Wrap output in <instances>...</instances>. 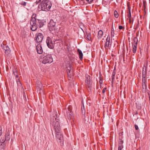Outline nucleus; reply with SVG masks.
<instances>
[{"label":"nucleus","instance_id":"f257e3e1","mask_svg":"<svg viewBox=\"0 0 150 150\" xmlns=\"http://www.w3.org/2000/svg\"><path fill=\"white\" fill-rule=\"evenodd\" d=\"M52 6V4L49 0H42L38 6V9L45 11H49Z\"/></svg>","mask_w":150,"mask_h":150},{"label":"nucleus","instance_id":"f03ea898","mask_svg":"<svg viewBox=\"0 0 150 150\" xmlns=\"http://www.w3.org/2000/svg\"><path fill=\"white\" fill-rule=\"evenodd\" d=\"M59 120L56 115L55 116L51 117L50 123L54 127L55 131H58L59 130L61 129Z\"/></svg>","mask_w":150,"mask_h":150},{"label":"nucleus","instance_id":"7ed1b4c3","mask_svg":"<svg viewBox=\"0 0 150 150\" xmlns=\"http://www.w3.org/2000/svg\"><path fill=\"white\" fill-rule=\"evenodd\" d=\"M48 27L50 31L51 32H57V28L56 25V22L52 19L50 20L48 24Z\"/></svg>","mask_w":150,"mask_h":150},{"label":"nucleus","instance_id":"20e7f679","mask_svg":"<svg viewBox=\"0 0 150 150\" xmlns=\"http://www.w3.org/2000/svg\"><path fill=\"white\" fill-rule=\"evenodd\" d=\"M42 63L44 64L50 63L53 61L51 55H48L43 57Z\"/></svg>","mask_w":150,"mask_h":150},{"label":"nucleus","instance_id":"39448f33","mask_svg":"<svg viewBox=\"0 0 150 150\" xmlns=\"http://www.w3.org/2000/svg\"><path fill=\"white\" fill-rule=\"evenodd\" d=\"M56 133V137L57 138L58 142H62L63 144V135L62 133L61 129L58 131H55Z\"/></svg>","mask_w":150,"mask_h":150},{"label":"nucleus","instance_id":"423d86ee","mask_svg":"<svg viewBox=\"0 0 150 150\" xmlns=\"http://www.w3.org/2000/svg\"><path fill=\"white\" fill-rule=\"evenodd\" d=\"M111 46V41L110 42V37L109 35H108L106 39V42L104 45V47L106 50L110 49Z\"/></svg>","mask_w":150,"mask_h":150},{"label":"nucleus","instance_id":"0eeeda50","mask_svg":"<svg viewBox=\"0 0 150 150\" xmlns=\"http://www.w3.org/2000/svg\"><path fill=\"white\" fill-rule=\"evenodd\" d=\"M43 36L41 33H37L35 38V40L38 43H40L42 40Z\"/></svg>","mask_w":150,"mask_h":150},{"label":"nucleus","instance_id":"6e6552de","mask_svg":"<svg viewBox=\"0 0 150 150\" xmlns=\"http://www.w3.org/2000/svg\"><path fill=\"white\" fill-rule=\"evenodd\" d=\"M36 15L35 14H33L32 15L30 22L31 26L38 25V19H36Z\"/></svg>","mask_w":150,"mask_h":150},{"label":"nucleus","instance_id":"1a4fd4ad","mask_svg":"<svg viewBox=\"0 0 150 150\" xmlns=\"http://www.w3.org/2000/svg\"><path fill=\"white\" fill-rule=\"evenodd\" d=\"M46 43L48 47L50 49H53L54 48V45L52 41L51 38L49 37H48L46 40Z\"/></svg>","mask_w":150,"mask_h":150},{"label":"nucleus","instance_id":"9d476101","mask_svg":"<svg viewBox=\"0 0 150 150\" xmlns=\"http://www.w3.org/2000/svg\"><path fill=\"white\" fill-rule=\"evenodd\" d=\"M86 76L85 82L86 84L89 88H91L92 87V82L90 80V76L88 75H86Z\"/></svg>","mask_w":150,"mask_h":150},{"label":"nucleus","instance_id":"9b49d317","mask_svg":"<svg viewBox=\"0 0 150 150\" xmlns=\"http://www.w3.org/2000/svg\"><path fill=\"white\" fill-rule=\"evenodd\" d=\"M67 73L68 78L69 79H71V76L73 75V71L71 70V67L70 65H69L67 67Z\"/></svg>","mask_w":150,"mask_h":150},{"label":"nucleus","instance_id":"f8f14e48","mask_svg":"<svg viewBox=\"0 0 150 150\" xmlns=\"http://www.w3.org/2000/svg\"><path fill=\"white\" fill-rule=\"evenodd\" d=\"M2 48L5 50L6 54L8 55L11 53V50H10L9 47L6 45L3 44L1 45Z\"/></svg>","mask_w":150,"mask_h":150},{"label":"nucleus","instance_id":"ddd939ff","mask_svg":"<svg viewBox=\"0 0 150 150\" xmlns=\"http://www.w3.org/2000/svg\"><path fill=\"white\" fill-rule=\"evenodd\" d=\"M71 106H69L68 108V110L67 112L68 118L69 119H71L73 117V114L71 112Z\"/></svg>","mask_w":150,"mask_h":150},{"label":"nucleus","instance_id":"4468645a","mask_svg":"<svg viewBox=\"0 0 150 150\" xmlns=\"http://www.w3.org/2000/svg\"><path fill=\"white\" fill-rule=\"evenodd\" d=\"M36 49L38 53L40 54L43 52V50L40 43L38 44L36 47Z\"/></svg>","mask_w":150,"mask_h":150},{"label":"nucleus","instance_id":"2eb2a0df","mask_svg":"<svg viewBox=\"0 0 150 150\" xmlns=\"http://www.w3.org/2000/svg\"><path fill=\"white\" fill-rule=\"evenodd\" d=\"M37 85L38 90L39 91L40 93H41V91H43V90L42 89V86L41 82L39 81H37Z\"/></svg>","mask_w":150,"mask_h":150},{"label":"nucleus","instance_id":"dca6fc26","mask_svg":"<svg viewBox=\"0 0 150 150\" xmlns=\"http://www.w3.org/2000/svg\"><path fill=\"white\" fill-rule=\"evenodd\" d=\"M10 138V134L8 132H7L5 135V140L8 141L9 140Z\"/></svg>","mask_w":150,"mask_h":150},{"label":"nucleus","instance_id":"f3484780","mask_svg":"<svg viewBox=\"0 0 150 150\" xmlns=\"http://www.w3.org/2000/svg\"><path fill=\"white\" fill-rule=\"evenodd\" d=\"M38 24H39L38 26L40 28H41L44 25V23H43L42 21L39 20L38 19V21H37Z\"/></svg>","mask_w":150,"mask_h":150},{"label":"nucleus","instance_id":"a211bd4d","mask_svg":"<svg viewBox=\"0 0 150 150\" xmlns=\"http://www.w3.org/2000/svg\"><path fill=\"white\" fill-rule=\"evenodd\" d=\"M103 31L101 30H99L98 32V38H101L102 36L103 35Z\"/></svg>","mask_w":150,"mask_h":150},{"label":"nucleus","instance_id":"6ab92c4d","mask_svg":"<svg viewBox=\"0 0 150 150\" xmlns=\"http://www.w3.org/2000/svg\"><path fill=\"white\" fill-rule=\"evenodd\" d=\"M142 88L143 90H142L144 92H146V85L145 83L144 82V83H143V85H142Z\"/></svg>","mask_w":150,"mask_h":150},{"label":"nucleus","instance_id":"aec40b11","mask_svg":"<svg viewBox=\"0 0 150 150\" xmlns=\"http://www.w3.org/2000/svg\"><path fill=\"white\" fill-rule=\"evenodd\" d=\"M38 25L31 26V29L33 31H35L37 29Z\"/></svg>","mask_w":150,"mask_h":150},{"label":"nucleus","instance_id":"412c9836","mask_svg":"<svg viewBox=\"0 0 150 150\" xmlns=\"http://www.w3.org/2000/svg\"><path fill=\"white\" fill-rule=\"evenodd\" d=\"M128 11H129V13H128V14L127 15V16L128 17V18L130 20L131 16L130 8L129 7H128Z\"/></svg>","mask_w":150,"mask_h":150},{"label":"nucleus","instance_id":"4be33fe9","mask_svg":"<svg viewBox=\"0 0 150 150\" xmlns=\"http://www.w3.org/2000/svg\"><path fill=\"white\" fill-rule=\"evenodd\" d=\"M85 111V109L84 108V106L83 105V106L81 108V111L82 114H84V115Z\"/></svg>","mask_w":150,"mask_h":150},{"label":"nucleus","instance_id":"5701e85b","mask_svg":"<svg viewBox=\"0 0 150 150\" xmlns=\"http://www.w3.org/2000/svg\"><path fill=\"white\" fill-rule=\"evenodd\" d=\"M123 141L122 140L120 139H119V146H123Z\"/></svg>","mask_w":150,"mask_h":150},{"label":"nucleus","instance_id":"b1692460","mask_svg":"<svg viewBox=\"0 0 150 150\" xmlns=\"http://www.w3.org/2000/svg\"><path fill=\"white\" fill-rule=\"evenodd\" d=\"M137 47L133 46V52L134 53H135L137 51Z\"/></svg>","mask_w":150,"mask_h":150},{"label":"nucleus","instance_id":"393cba45","mask_svg":"<svg viewBox=\"0 0 150 150\" xmlns=\"http://www.w3.org/2000/svg\"><path fill=\"white\" fill-rule=\"evenodd\" d=\"M114 15L115 17V18H117L118 17V13H117V11H114Z\"/></svg>","mask_w":150,"mask_h":150},{"label":"nucleus","instance_id":"a878e982","mask_svg":"<svg viewBox=\"0 0 150 150\" xmlns=\"http://www.w3.org/2000/svg\"><path fill=\"white\" fill-rule=\"evenodd\" d=\"M13 73L16 76V78L18 77V74L17 71L15 70V71H13Z\"/></svg>","mask_w":150,"mask_h":150},{"label":"nucleus","instance_id":"bb28decb","mask_svg":"<svg viewBox=\"0 0 150 150\" xmlns=\"http://www.w3.org/2000/svg\"><path fill=\"white\" fill-rule=\"evenodd\" d=\"M79 58L80 60H81L83 59V54L82 53L79 54Z\"/></svg>","mask_w":150,"mask_h":150},{"label":"nucleus","instance_id":"cd10ccee","mask_svg":"<svg viewBox=\"0 0 150 150\" xmlns=\"http://www.w3.org/2000/svg\"><path fill=\"white\" fill-rule=\"evenodd\" d=\"M86 38L88 40H90L91 39V34H87Z\"/></svg>","mask_w":150,"mask_h":150},{"label":"nucleus","instance_id":"c85d7f7f","mask_svg":"<svg viewBox=\"0 0 150 150\" xmlns=\"http://www.w3.org/2000/svg\"><path fill=\"white\" fill-rule=\"evenodd\" d=\"M17 85L18 86H21V83L20 82L19 80H18V81H17Z\"/></svg>","mask_w":150,"mask_h":150},{"label":"nucleus","instance_id":"c756f323","mask_svg":"<svg viewBox=\"0 0 150 150\" xmlns=\"http://www.w3.org/2000/svg\"><path fill=\"white\" fill-rule=\"evenodd\" d=\"M133 41L134 42H138V40L137 37H135L133 39Z\"/></svg>","mask_w":150,"mask_h":150},{"label":"nucleus","instance_id":"7c9ffc66","mask_svg":"<svg viewBox=\"0 0 150 150\" xmlns=\"http://www.w3.org/2000/svg\"><path fill=\"white\" fill-rule=\"evenodd\" d=\"M20 4L21 5H22L25 6L26 5V2H22L21 3H20Z\"/></svg>","mask_w":150,"mask_h":150},{"label":"nucleus","instance_id":"2f4dec72","mask_svg":"<svg viewBox=\"0 0 150 150\" xmlns=\"http://www.w3.org/2000/svg\"><path fill=\"white\" fill-rule=\"evenodd\" d=\"M2 134V128L1 127L0 125V136H1Z\"/></svg>","mask_w":150,"mask_h":150},{"label":"nucleus","instance_id":"473e14b6","mask_svg":"<svg viewBox=\"0 0 150 150\" xmlns=\"http://www.w3.org/2000/svg\"><path fill=\"white\" fill-rule=\"evenodd\" d=\"M145 71L144 72V70H143V72H142V77H143L144 78L146 77V75H145Z\"/></svg>","mask_w":150,"mask_h":150},{"label":"nucleus","instance_id":"72a5a7b5","mask_svg":"<svg viewBox=\"0 0 150 150\" xmlns=\"http://www.w3.org/2000/svg\"><path fill=\"white\" fill-rule=\"evenodd\" d=\"M123 148V146H119L118 147V150H121Z\"/></svg>","mask_w":150,"mask_h":150},{"label":"nucleus","instance_id":"f704fd0d","mask_svg":"<svg viewBox=\"0 0 150 150\" xmlns=\"http://www.w3.org/2000/svg\"><path fill=\"white\" fill-rule=\"evenodd\" d=\"M134 127L136 130H138L139 129L137 125L135 124L134 125Z\"/></svg>","mask_w":150,"mask_h":150},{"label":"nucleus","instance_id":"c9c22d12","mask_svg":"<svg viewBox=\"0 0 150 150\" xmlns=\"http://www.w3.org/2000/svg\"><path fill=\"white\" fill-rule=\"evenodd\" d=\"M93 0H86V1L89 4H90L93 1Z\"/></svg>","mask_w":150,"mask_h":150},{"label":"nucleus","instance_id":"e433bc0d","mask_svg":"<svg viewBox=\"0 0 150 150\" xmlns=\"http://www.w3.org/2000/svg\"><path fill=\"white\" fill-rule=\"evenodd\" d=\"M41 0H37V1L35 2L36 4H38L39 2H41V1H42Z\"/></svg>","mask_w":150,"mask_h":150},{"label":"nucleus","instance_id":"4c0bfd02","mask_svg":"<svg viewBox=\"0 0 150 150\" xmlns=\"http://www.w3.org/2000/svg\"><path fill=\"white\" fill-rule=\"evenodd\" d=\"M114 36V31L111 32V37H113Z\"/></svg>","mask_w":150,"mask_h":150},{"label":"nucleus","instance_id":"58836bf2","mask_svg":"<svg viewBox=\"0 0 150 150\" xmlns=\"http://www.w3.org/2000/svg\"><path fill=\"white\" fill-rule=\"evenodd\" d=\"M106 88H104L103 91H102V93H105V90H106Z\"/></svg>","mask_w":150,"mask_h":150},{"label":"nucleus","instance_id":"ea45409f","mask_svg":"<svg viewBox=\"0 0 150 150\" xmlns=\"http://www.w3.org/2000/svg\"><path fill=\"white\" fill-rule=\"evenodd\" d=\"M77 51H78V52L79 53V54H81V53H82L81 51L79 49Z\"/></svg>","mask_w":150,"mask_h":150},{"label":"nucleus","instance_id":"a19ab883","mask_svg":"<svg viewBox=\"0 0 150 150\" xmlns=\"http://www.w3.org/2000/svg\"><path fill=\"white\" fill-rule=\"evenodd\" d=\"M5 141L6 140H4V139H2V140H1V139L0 140V142L2 143H4Z\"/></svg>","mask_w":150,"mask_h":150},{"label":"nucleus","instance_id":"79ce46f5","mask_svg":"<svg viewBox=\"0 0 150 150\" xmlns=\"http://www.w3.org/2000/svg\"><path fill=\"white\" fill-rule=\"evenodd\" d=\"M123 28V27L122 25H120L119 26V29H122Z\"/></svg>","mask_w":150,"mask_h":150},{"label":"nucleus","instance_id":"37998d69","mask_svg":"<svg viewBox=\"0 0 150 150\" xmlns=\"http://www.w3.org/2000/svg\"><path fill=\"white\" fill-rule=\"evenodd\" d=\"M134 44H133V46H136L137 47V42H134Z\"/></svg>","mask_w":150,"mask_h":150},{"label":"nucleus","instance_id":"c03bdc74","mask_svg":"<svg viewBox=\"0 0 150 150\" xmlns=\"http://www.w3.org/2000/svg\"><path fill=\"white\" fill-rule=\"evenodd\" d=\"M115 79V76H112V82H113L114 81V80Z\"/></svg>","mask_w":150,"mask_h":150},{"label":"nucleus","instance_id":"a18cd8bd","mask_svg":"<svg viewBox=\"0 0 150 150\" xmlns=\"http://www.w3.org/2000/svg\"><path fill=\"white\" fill-rule=\"evenodd\" d=\"M115 72H113L112 73V76H115Z\"/></svg>","mask_w":150,"mask_h":150},{"label":"nucleus","instance_id":"49530a36","mask_svg":"<svg viewBox=\"0 0 150 150\" xmlns=\"http://www.w3.org/2000/svg\"><path fill=\"white\" fill-rule=\"evenodd\" d=\"M102 81L100 80L99 81L100 84L102 83Z\"/></svg>","mask_w":150,"mask_h":150},{"label":"nucleus","instance_id":"de8ad7c7","mask_svg":"<svg viewBox=\"0 0 150 150\" xmlns=\"http://www.w3.org/2000/svg\"><path fill=\"white\" fill-rule=\"evenodd\" d=\"M138 22H139V21H138ZM138 24H139V23H138V24L137 25V28H138Z\"/></svg>","mask_w":150,"mask_h":150},{"label":"nucleus","instance_id":"09e8293b","mask_svg":"<svg viewBox=\"0 0 150 150\" xmlns=\"http://www.w3.org/2000/svg\"><path fill=\"white\" fill-rule=\"evenodd\" d=\"M113 30H114L113 28H112V31H113Z\"/></svg>","mask_w":150,"mask_h":150},{"label":"nucleus","instance_id":"8fccbe9b","mask_svg":"<svg viewBox=\"0 0 150 150\" xmlns=\"http://www.w3.org/2000/svg\"><path fill=\"white\" fill-rule=\"evenodd\" d=\"M137 28H137V27H136V28H135V29H137Z\"/></svg>","mask_w":150,"mask_h":150},{"label":"nucleus","instance_id":"3c124183","mask_svg":"<svg viewBox=\"0 0 150 150\" xmlns=\"http://www.w3.org/2000/svg\"><path fill=\"white\" fill-rule=\"evenodd\" d=\"M148 95H149V94H150V93H149V92H148Z\"/></svg>","mask_w":150,"mask_h":150},{"label":"nucleus","instance_id":"603ef678","mask_svg":"<svg viewBox=\"0 0 150 150\" xmlns=\"http://www.w3.org/2000/svg\"><path fill=\"white\" fill-rule=\"evenodd\" d=\"M81 0L82 1H84V0Z\"/></svg>","mask_w":150,"mask_h":150},{"label":"nucleus","instance_id":"864d4df0","mask_svg":"<svg viewBox=\"0 0 150 150\" xmlns=\"http://www.w3.org/2000/svg\"><path fill=\"white\" fill-rule=\"evenodd\" d=\"M150 101V97L149 98Z\"/></svg>","mask_w":150,"mask_h":150},{"label":"nucleus","instance_id":"5fc2aeb1","mask_svg":"<svg viewBox=\"0 0 150 150\" xmlns=\"http://www.w3.org/2000/svg\"><path fill=\"white\" fill-rule=\"evenodd\" d=\"M149 1H150V0H149Z\"/></svg>","mask_w":150,"mask_h":150}]
</instances>
